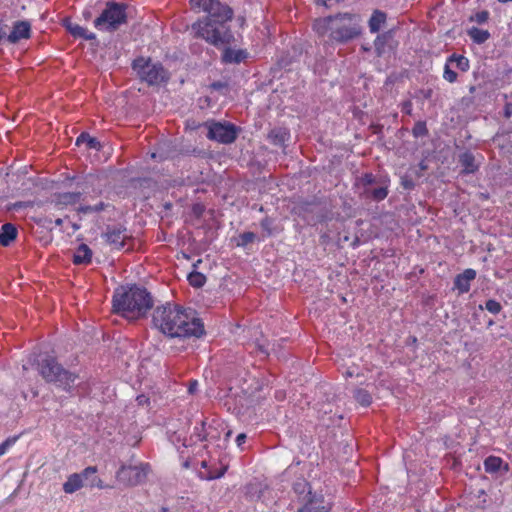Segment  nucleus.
<instances>
[{
  "instance_id": "3",
  "label": "nucleus",
  "mask_w": 512,
  "mask_h": 512,
  "mask_svg": "<svg viewBox=\"0 0 512 512\" xmlns=\"http://www.w3.org/2000/svg\"><path fill=\"white\" fill-rule=\"evenodd\" d=\"M113 311L128 320L144 317L153 306L151 294L137 285L120 287L113 295Z\"/></svg>"
},
{
  "instance_id": "5",
  "label": "nucleus",
  "mask_w": 512,
  "mask_h": 512,
  "mask_svg": "<svg viewBox=\"0 0 512 512\" xmlns=\"http://www.w3.org/2000/svg\"><path fill=\"white\" fill-rule=\"evenodd\" d=\"M132 67L139 78L148 85H160L169 79V74L162 64L152 62L150 58L139 57L133 61Z\"/></svg>"
},
{
  "instance_id": "2",
  "label": "nucleus",
  "mask_w": 512,
  "mask_h": 512,
  "mask_svg": "<svg viewBox=\"0 0 512 512\" xmlns=\"http://www.w3.org/2000/svg\"><path fill=\"white\" fill-rule=\"evenodd\" d=\"M152 322L157 329L170 337L189 338L204 334V325L193 310L170 303L156 307Z\"/></svg>"
},
{
  "instance_id": "37",
  "label": "nucleus",
  "mask_w": 512,
  "mask_h": 512,
  "mask_svg": "<svg viewBox=\"0 0 512 512\" xmlns=\"http://www.w3.org/2000/svg\"><path fill=\"white\" fill-rule=\"evenodd\" d=\"M272 223L273 221L268 217L264 218L260 223L262 229L267 233V236H271L273 234Z\"/></svg>"
},
{
  "instance_id": "34",
  "label": "nucleus",
  "mask_w": 512,
  "mask_h": 512,
  "mask_svg": "<svg viewBox=\"0 0 512 512\" xmlns=\"http://www.w3.org/2000/svg\"><path fill=\"white\" fill-rule=\"evenodd\" d=\"M105 207H106V205L103 202H99L98 204H96L94 206H91V205L81 206L79 208V212L84 213V214L92 213V212H99V211L104 210Z\"/></svg>"
},
{
  "instance_id": "45",
  "label": "nucleus",
  "mask_w": 512,
  "mask_h": 512,
  "mask_svg": "<svg viewBox=\"0 0 512 512\" xmlns=\"http://www.w3.org/2000/svg\"><path fill=\"white\" fill-rule=\"evenodd\" d=\"M488 19V12L482 11L476 15V20L478 23H484Z\"/></svg>"
},
{
  "instance_id": "53",
  "label": "nucleus",
  "mask_w": 512,
  "mask_h": 512,
  "mask_svg": "<svg viewBox=\"0 0 512 512\" xmlns=\"http://www.w3.org/2000/svg\"><path fill=\"white\" fill-rule=\"evenodd\" d=\"M55 223H56V225H61V224H62V219H57V220L55 221Z\"/></svg>"
},
{
  "instance_id": "23",
  "label": "nucleus",
  "mask_w": 512,
  "mask_h": 512,
  "mask_svg": "<svg viewBox=\"0 0 512 512\" xmlns=\"http://www.w3.org/2000/svg\"><path fill=\"white\" fill-rule=\"evenodd\" d=\"M68 30L75 37H80L86 40H94L96 35L93 32L88 31L86 28L78 24L68 25Z\"/></svg>"
},
{
  "instance_id": "47",
  "label": "nucleus",
  "mask_w": 512,
  "mask_h": 512,
  "mask_svg": "<svg viewBox=\"0 0 512 512\" xmlns=\"http://www.w3.org/2000/svg\"><path fill=\"white\" fill-rule=\"evenodd\" d=\"M198 382L197 381H191L188 387L189 393H194L197 389Z\"/></svg>"
},
{
  "instance_id": "6",
  "label": "nucleus",
  "mask_w": 512,
  "mask_h": 512,
  "mask_svg": "<svg viewBox=\"0 0 512 512\" xmlns=\"http://www.w3.org/2000/svg\"><path fill=\"white\" fill-rule=\"evenodd\" d=\"M126 6L108 2L99 17L94 20V27L100 31L113 32L126 23Z\"/></svg>"
},
{
  "instance_id": "19",
  "label": "nucleus",
  "mask_w": 512,
  "mask_h": 512,
  "mask_svg": "<svg viewBox=\"0 0 512 512\" xmlns=\"http://www.w3.org/2000/svg\"><path fill=\"white\" fill-rule=\"evenodd\" d=\"M332 21H333V16L322 18V19H317V20H315V22L313 24V29L319 36H324L327 33H329V36L331 37Z\"/></svg>"
},
{
  "instance_id": "22",
  "label": "nucleus",
  "mask_w": 512,
  "mask_h": 512,
  "mask_svg": "<svg viewBox=\"0 0 512 512\" xmlns=\"http://www.w3.org/2000/svg\"><path fill=\"white\" fill-rule=\"evenodd\" d=\"M388 195V187L386 185H382L379 187H371L369 190L363 194L366 198H370L374 201H382Z\"/></svg>"
},
{
  "instance_id": "27",
  "label": "nucleus",
  "mask_w": 512,
  "mask_h": 512,
  "mask_svg": "<svg viewBox=\"0 0 512 512\" xmlns=\"http://www.w3.org/2000/svg\"><path fill=\"white\" fill-rule=\"evenodd\" d=\"M468 34L470 38L478 44L484 43L490 37V34L487 30L479 29L477 27L471 28L468 31Z\"/></svg>"
},
{
  "instance_id": "16",
  "label": "nucleus",
  "mask_w": 512,
  "mask_h": 512,
  "mask_svg": "<svg viewBox=\"0 0 512 512\" xmlns=\"http://www.w3.org/2000/svg\"><path fill=\"white\" fill-rule=\"evenodd\" d=\"M459 162L463 167V172L466 174H471L478 170L479 164L476 162L475 156L469 151L460 155Z\"/></svg>"
},
{
  "instance_id": "41",
  "label": "nucleus",
  "mask_w": 512,
  "mask_h": 512,
  "mask_svg": "<svg viewBox=\"0 0 512 512\" xmlns=\"http://www.w3.org/2000/svg\"><path fill=\"white\" fill-rule=\"evenodd\" d=\"M88 485L90 487H97V488H100V489L105 488V485L103 484V481L100 478H98V477H93V479H91L88 482Z\"/></svg>"
},
{
  "instance_id": "49",
  "label": "nucleus",
  "mask_w": 512,
  "mask_h": 512,
  "mask_svg": "<svg viewBox=\"0 0 512 512\" xmlns=\"http://www.w3.org/2000/svg\"><path fill=\"white\" fill-rule=\"evenodd\" d=\"M6 37V32L2 26H0V41Z\"/></svg>"
},
{
  "instance_id": "48",
  "label": "nucleus",
  "mask_w": 512,
  "mask_h": 512,
  "mask_svg": "<svg viewBox=\"0 0 512 512\" xmlns=\"http://www.w3.org/2000/svg\"><path fill=\"white\" fill-rule=\"evenodd\" d=\"M137 400L140 405H144V404H146L148 399L144 395H141V396L137 397Z\"/></svg>"
},
{
  "instance_id": "42",
  "label": "nucleus",
  "mask_w": 512,
  "mask_h": 512,
  "mask_svg": "<svg viewBox=\"0 0 512 512\" xmlns=\"http://www.w3.org/2000/svg\"><path fill=\"white\" fill-rule=\"evenodd\" d=\"M401 184L402 186L405 188V189H412L414 187V182L412 179L410 178H407V177H403L402 180H401Z\"/></svg>"
},
{
  "instance_id": "43",
  "label": "nucleus",
  "mask_w": 512,
  "mask_h": 512,
  "mask_svg": "<svg viewBox=\"0 0 512 512\" xmlns=\"http://www.w3.org/2000/svg\"><path fill=\"white\" fill-rule=\"evenodd\" d=\"M31 206H32L31 202H16L13 204L12 208L14 210H18V209H22V208H26V207H31Z\"/></svg>"
},
{
  "instance_id": "44",
  "label": "nucleus",
  "mask_w": 512,
  "mask_h": 512,
  "mask_svg": "<svg viewBox=\"0 0 512 512\" xmlns=\"http://www.w3.org/2000/svg\"><path fill=\"white\" fill-rule=\"evenodd\" d=\"M247 439V436L245 433H240L237 437H236V444L239 448H242V445L245 443Z\"/></svg>"
},
{
  "instance_id": "29",
  "label": "nucleus",
  "mask_w": 512,
  "mask_h": 512,
  "mask_svg": "<svg viewBox=\"0 0 512 512\" xmlns=\"http://www.w3.org/2000/svg\"><path fill=\"white\" fill-rule=\"evenodd\" d=\"M354 398L360 405L364 407H367L372 403V397L370 393L365 389H356L354 392Z\"/></svg>"
},
{
  "instance_id": "32",
  "label": "nucleus",
  "mask_w": 512,
  "mask_h": 512,
  "mask_svg": "<svg viewBox=\"0 0 512 512\" xmlns=\"http://www.w3.org/2000/svg\"><path fill=\"white\" fill-rule=\"evenodd\" d=\"M454 286L460 293H467L470 290V283L467 282L462 276L457 275L454 280Z\"/></svg>"
},
{
  "instance_id": "38",
  "label": "nucleus",
  "mask_w": 512,
  "mask_h": 512,
  "mask_svg": "<svg viewBox=\"0 0 512 512\" xmlns=\"http://www.w3.org/2000/svg\"><path fill=\"white\" fill-rule=\"evenodd\" d=\"M459 275L462 276V278H464L465 280H467L468 283H470L472 280L475 279L476 271L474 269L469 268L464 270V272Z\"/></svg>"
},
{
  "instance_id": "13",
  "label": "nucleus",
  "mask_w": 512,
  "mask_h": 512,
  "mask_svg": "<svg viewBox=\"0 0 512 512\" xmlns=\"http://www.w3.org/2000/svg\"><path fill=\"white\" fill-rule=\"evenodd\" d=\"M330 506L325 503L322 497L313 496L298 512H329Z\"/></svg>"
},
{
  "instance_id": "52",
  "label": "nucleus",
  "mask_w": 512,
  "mask_h": 512,
  "mask_svg": "<svg viewBox=\"0 0 512 512\" xmlns=\"http://www.w3.org/2000/svg\"><path fill=\"white\" fill-rule=\"evenodd\" d=\"M431 93H432L431 90L426 91L425 94H424V97L425 98H429L431 96Z\"/></svg>"
},
{
  "instance_id": "10",
  "label": "nucleus",
  "mask_w": 512,
  "mask_h": 512,
  "mask_svg": "<svg viewBox=\"0 0 512 512\" xmlns=\"http://www.w3.org/2000/svg\"><path fill=\"white\" fill-rule=\"evenodd\" d=\"M97 472L95 466L85 468L81 473L71 474L67 481L63 484L65 493L72 494L83 486V480H88L89 476H93Z\"/></svg>"
},
{
  "instance_id": "21",
  "label": "nucleus",
  "mask_w": 512,
  "mask_h": 512,
  "mask_svg": "<svg viewBox=\"0 0 512 512\" xmlns=\"http://www.w3.org/2000/svg\"><path fill=\"white\" fill-rule=\"evenodd\" d=\"M289 133L284 128H275L268 134V138L274 145L282 146L288 139Z\"/></svg>"
},
{
  "instance_id": "4",
  "label": "nucleus",
  "mask_w": 512,
  "mask_h": 512,
  "mask_svg": "<svg viewBox=\"0 0 512 512\" xmlns=\"http://www.w3.org/2000/svg\"><path fill=\"white\" fill-rule=\"evenodd\" d=\"M37 369L42 378L48 382L53 383L57 387L70 391L77 375L64 369L54 356L44 355L37 362Z\"/></svg>"
},
{
  "instance_id": "24",
  "label": "nucleus",
  "mask_w": 512,
  "mask_h": 512,
  "mask_svg": "<svg viewBox=\"0 0 512 512\" xmlns=\"http://www.w3.org/2000/svg\"><path fill=\"white\" fill-rule=\"evenodd\" d=\"M81 144H86V146L89 148V149H94V150H100L101 148V144L100 142L94 138V137H91L89 134L87 133H82L80 134L77 139H76V145H81Z\"/></svg>"
},
{
  "instance_id": "12",
  "label": "nucleus",
  "mask_w": 512,
  "mask_h": 512,
  "mask_svg": "<svg viewBox=\"0 0 512 512\" xmlns=\"http://www.w3.org/2000/svg\"><path fill=\"white\" fill-rule=\"evenodd\" d=\"M31 25L28 21H17L14 23L11 33L7 36L10 43H17L22 39L30 38Z\"/></svg>"
},
{
  "instance_id": "20",
  "label": "nucleus",
  "mask_w": 512,
  "mask_h": 512,
  "mask_svg": "<svg viewBox=\"0 0 512 512\" xmlns=\"http://www.w3.org/2000/svg\"><path fill=\"white\" fill-rule=\"evenodd\" d=\"M386 22V14L380 10H375L369 19V30L371 33H377Z\"/></svg>"
},
{
  "instance_id": "35",
  "label": "nucleus",
  "mask_w": 512,
  "mask_h": 512,
  "mask_svg": "<svg viewBox=\"0 0 512 512\" xmlns=\"http://www.w3.org/2000/svg\"><path fill=\"white\" fill-rule=\"evenodd\" d=\"M485 308L492 314H498L501 311L502 306L498 301L494 299H489L485 303Z\"/></svg>"
},
{
  "instance_id": "17",
  "label": "nucleus",
  "mask_w": 512,
  "mask_h": 512,
  "mask_svg": "<svg viewBox=\"0 0 512 512\" xmlns=\"http://www.w3.org/2000/svg\"><path fill=\"white\" fill-rule=\"evenodd\" d=\"M503 468L505 472L508 471V464H504L503 460L497 456H489L484 461V469L487 473H497Z\"/></svg>"
},
{
  "instance_id": "28",
  "label": "nucleus",
  "mask_w": 512,
  "mask_h": 512,
  "mask_svg": "<svg viewBox=\"0 0 512 512\" xmlns=\"http://www.w3.org/2000/svg\"><path fill=\"white\" fill-rule=\"evenodd\" d=\"M447 60L448 63H454L456 67L463 72L468 71L470 68L469 60L465 56L452 54Z\"/></svg>"
},
{
  "instance_id": "9",
  "label": "nucleus",
  "mask_w": 512,
  "mask_h": 512,
  "mask_svg": "<svg viewBox=\"0 0 512 512\" xmlns=\"http://www.w3.org/2000/svg\"><path fill=\"white\" fill-rule=\"evenodd\" d=\"M207 137L222 144H230L236 140L237 130L230 123L213 122L208 125Z\"/></svg>"
},
{
  "instance_id": "15",
  "label": "nucleus",
  "mask_w": 512,
  "mask_h": 512,
  "mask_svg": "<svg viewBox=\"0 0 512 512\" xmlns=\"http://www.w3.org/2000/svg\"><path fill=\"white\" fill-rule=\"evenodd\" d=\"M17 237V229L11 223H5L0 228V245L7 247Z\"/></svg>"
},
{
  "instance_id": "39",
  "label": "nucleus",
  "mask_w": 512,
  "mask_h": 512,
  "mask_svg": "<svg viewBox=\"0 0 512 512\" xmlns=\"http://www.w3.org/2000/svg\"><path fill=\"white\" fill-rule=\"evenodd\" d=\"M15 443V439H7L0 444V456L4 455L8 449Z\"/></svg>"
},
{
  "instance_id": "7",
  "label": "nucleus",
  "mask_w": 512,
  "mask_h": 512,
  "mask_svg": "<svg viewBox=\"0 0 512 512\" xmlns=\"http://www.w3.org/2000/svg\"><path fill=\"white\" fill-rule=\"evenodd\" d=\"M361 32L358 17L344 13L333 16L331 40L347 42L357 37Z\"/></svg>"
},
{
  "instance_id": "36",
  "label": "nucleus",
  "mask_w": 512,
  "mask_h": 512,
  "mask_svg": "<svg viewBox=\"0 0 512 512\" xmlns=\"http://www.w3.org/2000/svg\"><path fill=\"white\" fill-rule=\"evenodd\" d=\"M255 239V234L253 232H244L240 235V243L239 245L245 246Z\"/></svg>"
},
{
  "instance_id": "33",
  "label": "nucleus",
  "mask_w": 512,
  "mask_h": 512,
  "mask_svg": "<svg viewBox=\"0 0 512 512\" xmlns=\"http://www.w3.org/2000/svg\"><path fill=\"white\" fill-rule=\"evenodd\" d=\"M457 76V73L451 69L450 63L447 61L444 67L443 78L449 83H454L457 80Z\"/></svg>"
},
{
  "instance_id": "50",
  "label": "nucleus",
  "mask_w": 512,
  "mask_h": 512,
  "mask_svg": "<svg viewBox=\"0 0 512 512\" xmlns=\"http://www.w3.org/2000/svg\"><path fill=\"white\" fill-rule=\"evenodd\" d=\"M355 375L354 371H352L351 369H348L346 372H345V376L346 377H353Z\"/></svg>"
},
{
  "instance_id": "54",
  "label": "nucleus",
  "mask_w": 512,
  "mask_h": 512,
  "mask_svg": "<svg viewBox=\"0 0 512 512\" xmlns=\"http://www.w3.org/2000/svg\"><path fill=\"white\" fill-rule=\"evenodd\" d=\"M160 512H168V509L163 507V508H161Z\"/></svg>"
},
{
  "instance_id": "11",
  "label": "nucleus",
  "mask_w": 512,
  "mask_h": 512,
  "mask_svg": "<svg viewBox=\"0 0 512 512\" xmlns=\"http://www.w3.org/2000/svg\"><path fill=\"white\" fill-rule=\"evenodd\" d=\"M104 238L112 249L120 250L125 247L126 241L130 238V235L122 226H113L107 228Z\"/></svg>"
},
{
  "instance_id": "40",
  "label": "nucleus",
  "mask_w": 512,
  "mask_h": 512,
  "mask_svg": "<svg viewBox=\"0 0 512 512\" xmlns=\"http://www.w3.org/2000/svg\"><path fill=\"white\" fill-rule=\"evenodd\" d=\"M412 109H413V105L410 100L403 102L401 105V111L407 115L412 114Z\"/></svg>"
},
{
  "instance_id": "25",
  "label": "nucleus",
  "mask_w": 512,
  "mask_h": 512,
  "mask_svg": "<svg viewBox=\"0 0 512 512\" xmlns=\"http://www.w3.org/2000/svg\"><path fill=\"white\" fill-rule=\"evenodd\" d=\"M376 183L377 180L375 176L371 173H366L357 180L356 185L358 186L359 189L362 190L361 194L363 195L366 192V190H369Z\"/></svg>"
},
{
  "instance_id": "26",
  "label": "nucleus",
  "mask_w": 512,
  "mask_h": 512,
  "mask_svg": "<svg viewBox=\"0 0 512 512\" xmlns=\"http://www.w3.org/2000/svg\"><path fill=\"white\" fill-rule=\"evenodd\" d=\"M81 198L80 192H64L60 193L57 197L58 203L62 205H72L78 202Z\"/></svg>"
},
{
  "instance_id": "30",
  "label": "nucleus",
  "mask_w": 512,
  "mask_h": 512,
  "mask_svg": "<svg viewBox=\"0 0 512 512\" xmlns=\"http://www.w3.org/2000/svg\"><path fill=\"white\" fill-rule=\"evenodd\" d=\"M188 281L193 287H202L206 282V277L200 272H192L188 276Z\"/></svg>"
},
{
  "instance_id": "31",
  "label": "nucleus",
  "mask_w": 512,
  "mask_h": 512,
  "mask_svg": "<svg viewBox=\"0 0 512 512\" xmlns=\"http://www.w3.org/2000/svg\"><path fill=\"white\" fill-rule=\"evenodd\" d=\"M412 133L416 138L426 136L428 134L426 123L424 121L416 122L412 129Z\"/></svg>"
},
{
  "instance_id": "51",
  "label": "nucleus",
  "mask_w": 512,
  "mask_h": 512,
  "mask_svg": "<svg viewBox=\"0 0 512 512\" xmlns=\"http://www.w3.org/2000/svg\"><path fill=\"white\" fill-rule=\"evenodd\" d=\"M222 475H223V472H221V473H219V474H217V475H211V476H209V477H208V479H215V478H219V477H221Z\"/></svg>"
},
{
  "instance_id": "55",
  "label": "nucleus",
  "mask_w": 512,
  "mask_h": 512,
  "mask_svg": "<svg viewBox=\"0 0 512 512\" xmlns=\"http://www.w3.org/2000/svg\"><path fill=\"white\" fill-rule=\"evenodd\" d=\"M231 434H232V432H231V431H228V432L226 433V438L230 437V436H231Z\"/></svg>"
},
{
  "instance_id": "18",
  "label": "nucleus",
  "mask_w": 512,
  "mask_h": 512,
  "mask_svg": "<svg viewBox=\"0 0 512 512\" xmlns=\"http://www.w3.org/2000/svg\"><path fill=\"white\" fill-rule=\"evenodd\" d=\"M247 57V52L242 49H231L227 48L222 54V60L225 63L238 64Z\"/></svg>"
},
{
  "instance_id": "8",
  "label": "nucleus",
  "mask_w": 512,
  "mask_h": 512,
  "mask_svg": "<svg viewBox=\"0 0 512 512\" xmlns=\"http://www.w3.org/2000/svg\"><path fill=\"white\" fill-rule=\"evenodd\" d=\"M149 465H122L116 472V480L127 487L143 483L148 474Z\"/></svg>"
},
{
  "instance_id": "1",
  "label": "nucleus",
  "mask_w": 512,
  "mask_h": 512,
  "mask_svg": "<svg viewBox=\"0 0 512 512\" xmlns=\"http://www.w3.org/2000/svg\"><path fill=\"white\" fill-rule=\"evenodd\" d=\"M193 9L207 13V16L192 24L196 37L203 38L208 43L219 46L228 44L233 35L227 25L233 16L232 9L218 0H190Z\"/></svg>"
},
{
  "instance_id": "46",
  "label": "nucleus",
  "mask_w": 512,
  "mask_h": 512,
  "mask_svg": "<svg viewBox=\"0 0 512 512\" xmlns=\"http://www.w3.org/2000/svg\"><path fill=\"white\" fill-rule=\"evenodd\" d=\"M211 87L215 90H222L227 87V84L224 82L217 81V82L212 83Z\"/></svg>"
},
{
  "instance_id": "14",
  "label": "nucleus",
  "mask_w": 512,
  "mask_h": 512,
  "mask_svg": "<svg viewBox=\"0 0 512 512\" xmlns=\"http://www.w3.org/2000/svg\"><path fill=\"white\" fill-rule=\"evenodd\" d=\"M92 251L86 244H80L73 254V263L87 265L91 262Z\"/></svg>"
}]
</instances>
